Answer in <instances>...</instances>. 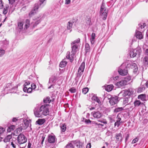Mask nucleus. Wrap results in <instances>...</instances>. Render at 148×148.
Here are the masks:
<instances>
[{
	"label": "nucleus",
	"mask_w": 148,
	"mask_h": 148,
	"mask_svg": "<svg viewBox=\"0 0 148 148\" xmlns=\"http://www.w3.org/2000/svg\"><path fill=\"white\" fill-rule=\"evenodd\" d=\"M49 104L42 105L39 108H35L34 110V113L35 116L42 118L44 116L48 115L49 112Z\"/></svg>",
	"instance_id": "1"
},
{
	"label": "nucleus",
	"mask_w": 148,
	"mask_h": 148,
	"mask_svg": "<svg viewBox=\"0 0 148 148\" xmlns=\"http://www.w3.org/2000/svg\"><path fill=\"white\" fill-rule=\"evenodd\" d=\"M30 21L28 19L26 20L25 22L20 21L18 23L17 30L20 32L24 30L27 29L29 26Z\"/></svg>",
	"instance_id": "2"
},
{
	"label": "nucleus",
	"mask_w": 148,
	"mask_h": 148,
	"mask_svg": "<svg viewBox=\"0 0 148 148\" xmlns=\"http://www.w3.org/2000/svg\"><path fill=\"white\" fill-rule=\"evenodd\" d=\"M108 10L105 7V4L102 3L100 8L99 14L103 20H105L107 16Z\"/></svg>",
	"instance_id": "3"
},
{
	"label": "nucleus",
	"mask_w": 148,
	"mask_h": 148,
	"mask_svg": "<svg viewBox=\"0 0 148 148\" xmlns=\"http://www.w3.org/2000/svg\"><path fill=\"white\" fill-rule=\"evenodd\" d=\"M27 140L26 137L23 134H20L17 138L18 142L20 145L25 143Z\"/></svg>",
	"instance_id": "4"
},
{
	"label": "nucleus",
	"mask_w": 148,
	"mask_h": 148,
	"mask_svg": "<svg viewBox=\"0 0 148 148\" xmlns=\"http://www.w3.org/2000/svg\"><path fill=\"white\" fill-rule=\"evenodd\" d=\"M134 92L133 91L131 88L128 90H125L121 91L119 93L120 95H122L123 97H125L126 96L131 95Z\"/></svg>",
	"instance_id": "5"
},
{
	"label": "nucleus",
	"mask_w": 148,
	"mask_h": 148,
	"mask_svg": "<svg viewBox=\"0 0 148 148\" xmlns=\"http://www.w3.org/2000/svg\"><path fill=\"white\" fill-rule=\"evenodd\" d=\"M84 68L85 63L84 62H83L81 64L78 69L77 75V77H81V75L83 74Z\"/></svg>",
	"instance_id": "6"
},
{
	"label": "nucleus",
	"mask_w": 148,
	"mask_h": 148,
	"mask_svg": "<svg viewBox=\"0 0 148 148\" xmlns=\"http://www.w3.org/2000/svg\"><path fill=\"white\" fill-rule=\"evenodd\" d=\"M109 99V102L112 106L117 103L119 101L118 98L116 96L111 97Z\"/></svg>",
	"instance_id": "7"
},
{
	"label": "nucleus",
	"mask_w": 148,
	"mask_h": 148,
	"mask_svg": "<svg viewBox=\"0 0 148 148\" xmlns=\"http://www.w3.org/2000/svg\"><path fill=\"white\" fill-rule=\"evenodd\" d=\"M118 71L120 75L123 76L126 75L128 73L126 67L125 69H123L122 68V66H121L119 67Z\"/></svg>",
	"instance_id": "8"
},
{
	"label": "nucleus",
	"mask_w": 148,
	"mask_h": 148,
	"mask_svg": "<svg viewBox=\"0 0 148 148\" xmlns=\"http://www.w3.org/2000/svg\"><path fill=\"white\" fill-rule=\"evenodd\" d=\"M56 77L55 76H52L49 78L48 84V85L49 86L48 88H51V87L54 85L53 84L56 82Z\"/></svg>",
	"instance_id": "9"
},
{
	"label": "nucleus",
	"mask_w": 148,
	"mask_h": 148,
	"mask_svg": "<svg viewBox=\"0 0 148 148\" xmlns=\"http://www.w3.org/2000/svg\"><path fill=\"white\" fill-rule=\"evenodd\" d=\"M127 84L126 80L124 79L116 83V85L118 87H120L124 86Z\"/></svg>",
	"instance_id": "10"
},
{
	"label": "nucleus",
	"mask_w": 148,
	"mask_h": 148,
	"mask_svg": "<svg viewBox=\"0 0 148 148\" xmlns=\"http://www.w3.org/2000/svg\"><path fill=\"white\" fill-rule=\"evenodd\" d=\"M56 138L54 135H49L48 137V142L50 143H54L56 140Z\"/></svg>",
	"instance_id": "11"
},
{
	"label": "nucleus",
	"mask_w": 148,
	"mask_h": 148,
	"mask_svg": "<svg viewBox=\"0 0 148 148\" xmlns=\"http://www.w3.org/2000/svg\"><path fill=\"white\" fill-rule=\"evenodd\" d=\"M38 8V4H36L34 9L29 13V16H32V15L36 13V11L37 10Z\"/></svg>",
	"instance_id": "12"
},
{
	"label": "nucleus",
	"mask_w": 148,
	"mask_h": 148,
	"mask_svg": "<svg viewBox=\"0 0 148 148\" xmlns=\"http://www.w3.org/2000/svg\"><path fill=\"white\" fill-rule=\"evenodd\" d=\"M70 52H68L67 53L66 57L67 58L69 59L71 62H72L73 60L75 53L72 52V54H70Z\"/></svg>",
	"instance_id": "13"
},
{
	"label": "nucleus",
	"mask_w": 148,
	"mask_h": 148,
	"mask_svg": "<svg viewBox=\"0 0 148 148\" xmlns=\"http://www.w3.org/2000/svg\"><path fill=\"white\" fill-rule=\"evenodd\" d=\"M93 116L96 118L98 119L100 118L102 116V114L99 112H92Z\"/></svg>",
	"instance_id": "14"
},
{
	"label": "nucleus",
	"mask_w": 148,
	"mask_h": 148,
	"mask_svg": "<svg viewBox=\"0 0 148 148\" xmlns=\"http://www.w3.org/2000/svg\"><path fill=\"white\" fill-rule=\"evenodd\" d=\"M115 138H116V142H121L122 140V134L121 133H119L116 134V135Z\"/></svg>",
	"instance_id": "15"
},
{
	"label": "nucleus",
	"mask_w": 148,
	"mask_h": 148,
	"mask_svg": "<svg viewBox=\"0 0 148 148\" xmlns=\"http://www.w3.org/2000/svg\"><path fill=\"white\" fill-rule=\"evenodd\" d=\"M136 35L137 38H138L139 39H142L143 38V35L142 33L139 31H136Z\"/></svg>",
	"instance_id": "16"
},
{
	"label": "nucleus",
	"mask_w": 148,
	"mask_h": 148,
	"mask_svg": "<svg viewBox=\"0 0 148 148\" xmlns=\"http://www.w3.org/2000/svg\"><path fill=\"white\" fill-rule=\"evenodd\" d=\"M138 51L136 50H134L133 51H131L130 53V55L131 57L134 58L137 55Z\"/></svg>",
	"instance_id": "17"
},
{
	"label": "nucleus",
	"mask_w": 148,
	"mask_h": 148,
	"mask_svg": "<svg viewBox=\"0 0 148 148\" xmlns=\"http://www.w3.org/2000/svg\"><path fill=\"white\" fill-rule=\"evenodd\" d=\"M45 121L44 119H39L36 122V123L39 125L43 124Z\"/></svg>",
	"instance_id": "18"
},
{
	"label": "nucleus",
	"mask_w": 148,
	"mask_h": 148,
	"mask_svg": "<svg viewBox=\"0 0 148 148\" xmlns=\"http://www.w3.org/2000/svg\"><path fill=\"white\" fill-rule=\"evenodd\" d=\"M146 97L145 95L143 94L139 95L138 98V99H140L142 101H144L145 100Z\"/></svg>",
	"instance_id": "19"
},
{
	"label": "nucleus",
	"mask_w": 148,
	"mask_h": 148,
	"mask_svg": "<svg viewBox=\"0 0 148 148\" xmlns=\"http://www.w3.org/2000/svg\"><path fill=\"white\" fill-rule=\"evenodd\" d=\"M137 66V65L135 63H132L131 64H128L126 66L127 67L131 68L134 69L135 67Z\"/></svg>",
	"instance_id": "20"
},
{
	"label": "nucleus",
	"mask_w": 148,
	"mask_h": 148,
	"mask_svg": "<svg viewBox=\"0 0 148 148\" xmlns=\"http://www.w3.org/2000/svg\"><path fill=\"white\" fill-rule=\"evenodd\" d=\"M12 138V136L11 135H9L7 136L4 139V142L5 143L8 142L10 141V139Z\"/></svg>",
	"instance_id": "21"
},
{
	"label": "nucleus",
	"mask_w": 148,
	"mask_h": 148,
	"mask_svg": "<svg viewBox=\"0 0 148 148\" xmlns=\"http://www.w3.org/2000/svg\"><path fill=\"white\" fill-rule=\"evenodd\" d=\"M92 99L93 100L96 101L98 103H101L100 100L96 96L93 95L92 97Z\"/></svg>",
	"instance_id": "22"
},
{
	"label": "nucleus",
	"mask_w": 148,
	"mask_h": 148,
	"mask_svg": "<svg viewBox=\"0 0 148 148\" xmlns=\"http://www.w3.org/2000/svg\"><path fill=\"white\" fill-rule=\"evenodd\" d=\"M60 127L62 132H64L66 129V125L65 123L60 124Z\"/></svg>",
	"instance_id": "23"
},
{
	"label": "nucleus",
	"mask_w": 148,
	"mask_h": 148,
	"mask_svg": "<svg viewBox=\"0 0 148 148\" xmlns=\"http://www.w3.org/2000/svg\"><path fill=\"white\" fill-rule=\"evenodd\" d=\"M72 47V52H73L75 53L77 51V45H71Z\"/></svg>",
	"instance_id": "24"
},
{
	"label": "nucleus",
	"mask_w": 148,
	"mask_h": 148,
	"mask_svg": "<svg viewBox=\"0 0 148 148\" xmlns=\"http://www.w3.org/2000/svg\"><path fill=\"white\" fill-rule=\"evenodd\" d=\"M134 104L135 107H137L140 104H143V103H141L139 100H137L135 101Z\"/></svg>",
	"instance_id": "25"
},
{
	"label": "nucleus",
	"mask_w": 148,
	"mask_h": 148,
	"mask_svg": "<svg viewBox=\"0 0 148 148\" xmlns=\"http://www.w3.org/2000/svg\"><path fill=\"white\" fill-rule=\"evenodd\" d=\"M24 124L26 128L29 126V125H31L30 124V121L27 120H24L23 121Z\"/></svg>",
	"instance_id": "26"
},
{
	"label": "nucleus",
	"mask_w": 148,
	"mask_h": 148,
	"mask_svg": "<svg viewBox=\"0 0 148 148\" xmlns=\"http://www.w3.org/2000/svg\"><path fill=\"white\" fill-rule=\"evenodd\" d=\"M113 87L112 85H108L106 87V90L108 91H110L112 89Z\"/></svg>",
	"instance_id": "27"
},
{
	"label": "nucleus",
	"mask_w": 148,
	"mask_h": 148,
	"mask_svg": "<svg viewBox=\"0 0 148 148\" xmlns=\"http://www.w3.org/2000/svg\"><path fill=\"white\" fill-rule=\"evenodd\" d=\"M17 144L16 140H13L11 142L10 145L13 148H16Z\"/></svg>",
	"instance_id": "28"
},
{
	"label": "nucleus",
	"mask_w": 148,
	"mask_h": 148,
	"mask_svg": "<svg viewBox=\"0 0 148 148\" xmlns=\"http://www.w3.org/2000/svg\"><path fill=\"white\" fill-rule=\"evenodd\" d=\"M67 62L65 61H62L61 62L60 64V67L62 68L66 66Z\"/></svg>",
	"instance_id": "29"
},
{
	"label": "nucleus",
	"mask_w": 148,
	"mask_h": 148,
	"mask_svg": "<svg viewBox=\"0 0 148 148\" xmlns=\"http://www.w3.org/2000/svg\"><path fill=\"white\" fill-rule=\"evenodd\" d=\"M73 23L72 22H69L68 23L67 26V28L68 29H70L73 26Z\"/></svg>",
	"instance_id": "30"
},
{
	"label": "nucleus",
	"mask_w": 148,
	"mask_h": 148,
	"mask_svg": "<svg viewBox=\"0 0 148 148\" xmlns=\"http://www.w3.org/2000/svg\"><path fill=\"white\" fill-rule=\"evenodd\" d=\"M85 47L86 53H87L89 52L90 50V47L89 44L86 43L85 45Z\"/></svg>",
	"instance_id": "31"
},
{
	"label": "nucleus",
	"mask_w": 148,
	"mask_h": 148,
	"mask_svg": "<svg viewBox=\"0 0 148 148\" xmlns=\"http://www.w3.org/2000/svg\"><path fill=\"white\" fill-rule=\"evenodd\" d=\"M143 62L145 65L148 64V57L145 56L144 57L143 60Z\"/></svg>",
	"instance_id": "32"
},
{
	"label": "nucleus",
	"mask_w": 148,
	"mask_h": 148,
	"mask_svg": "<svg viewBox=\"0 0 148 148\" xmlns=\"http://www.w3.org/2000/svg\"><path fill=\"white\" fill-rule=\"evenodd\" d=\"M130 99V97H126L125 98L123 101V104L125 105H127V104L129 102V99Z\"/></svg>",
	"instance_id": "33"
},
{
	"label": "nucleus",
	"mask_w": 148,
	"mask_h": 148,
	"mask_svg": "<svg viewBox=\"0 0 148 148\" xmlns=\"http://www.w3.org/2000/svg\"><path fill=\"white\" fill-rule=\"evenodd\" d=\"M9 8V6L6 5L5 8L3 9V14H5L8 12V10Z\"/></svg>",
	"instance_id": "34"
},
{
	"label": "nucleus",
	"mask_w": 148,
	"mask_h": 148,
	"mask_svg": "<svg viewBox=\"0 0 148 148\" xmlns=\"http://www.w3.org/2000/svg\"><path fill=\"white\" fill-rule=\"evenodd\" d=\"M44 102L45 103H50L51 101V100H50L49 97H47L46 98L44 99L43 100Z\"/></svg>",
	"instance_id": "35"
},
{
	"label": "nucleus",
	"mask_w": 148,
	"mask_h": 148,
	"mask_svg": "<svg viewBox=\"0 0 148 148\" xmlns=\"http://www.w3.org/2000/svg\"><path fill=\"white\" fill-rule=\"evenodd\" d=\"M123 108L122 107L116 108L114 109V112H118L122 111L123 110Z\"/></svg>",
	"instance_id": "36"
},
{
	"label": "nucleus",
	"mask_w": 148,
	"mask_h": 148,
	"mask_svg": "<svg viewBox=\"0 0 148 148\" xmlns=\"http://www.w3.org/2000/svg\"><path fill=\"white\" fill-rule=\"evenodd\" d=\"M88 88L87 87L84 88L82 89V93L84 94H86L88 92Z\"/></svg>",
	"instance_id": "37"
},
{
	"label": "nucleus",
	"mask_w": 148,
	"mask_h": 148,
	"mask_svg": "<svg viewBox=\"0 0 148 148\" xmlns=\"http://www.w3.org/2000/svg\"><path fill=\"white\" fill-rule=\"evenodd\" d=\"M80 41V40L79 38H78L77 40H75L74 41H73L71 43V45H75V44L76 43H79Z\"/></svg>",
	"instance_id": "38"
},
{
	"label": "nucleus",
	"mask_w": 148,
	"mask_h": 148,
	"mask_svg": "<svg viewBox=\"0 0 148 148\" xmlns=\"http://www.w3.org/2000/svg\"><path fill=\"white\" fill-rule=\"evenodd\" d=\"M5 50L0 49V57L2 56L5 54Z\"/></svg>",
	"instance_id": "39"
},
{
	"label": "nucleus",
	"mask_w": 148,
	"mask_h": 148,
	"mask_svg": "<svg viewBox=\"0 0 148 148\" xmlns=\"http://www.w3.org/2000/svg\"><path fill=\"white\" fill-rule=\"evenodd\" d=\"M69 90L71 93H74L76 92V90L74 88H71Z\"/></svg>",
	"instance_id": "40"
},
{
	"label": "nucleus",
	"mask_w": 148,
	"mask_h": 148,
	"mask_svg": "<svg viewBox=\"0 0 148 148\" xmlns=\"http://www.w3.org/2000/svg\"><path fill=\"white\" fill-rule=\"evenodd\" d=\"M138 140L139 139L138 138L136 137L133 140L132 143L133 144H135L136 143Z\"/></svg>",
	"instance_id": "41"
},
{
	"label": "nucleus",
	"mask_w": 148,
	"mask_h": 148,
	"mask_svg": "<svg viewBox=\"0 0 148 148\" xmlns=\"http://www.w3.org/2000/svg\"><path fill=\"white\" fill-rule=\"evenodd\" d=\"M121 122H119L118 121H116L115 122L114 124V126L115 127L117 126V127H118L120 125V123Z\"/></svg>",
	"instance_id": "42"
},
{
	"label": "nucleus",
	"mask_w": 148,
	"mask_h": 148,
	"mask_svg": "<svg viewBox=\"0 0 148 148\" xmlns=\"http://www.w3.org/2000/svg\"><path fill=\"white\" fill-rule=\"evenodd\" d=\"M138 70V68L137 66H136L134 68V69H133V72L134 73H137Z\"/></svg>",
	"instance_id": "43"
},
{
	"label": "nucleus",
	"mask_w": 148,
	"mask_h": 148,
	"mask_svg": "<svg viewBox=\"0 0 148 148\" xmlns=\"http://www.w3.org/2000/svg\"><path fill=\"white\" fill-rule=\"evenodd\" d=\"M40 19L36 21L34 25H33L34 27H35L40 22Z\"/></svg>",
	"instance_id": "44"
},
{
	"label": "nucleus",
	"mask_w": 148,
	"mask_h": 148,
	"mask_svg": "<svg viewBox=\"0 0 148 148\" xmlns=\"http://www.w3.org/2000/svg\"><path fill=\"white\" fill-rule=\"evenodd\" d=\"M22 128L21 127H18L17 129L16 130H15V131H16V132L18 133H19L22 131Z\"/></svg>",
	"instance_id": "45"
},
{
	"label": "nucleus",
	"mask_w": 148,
	"mask_h": 148,
	"mask_svg": "<svg viewBox=\"0 0 148 148\" xmlns=\"http://www.w3.org/2000/svg\"><path fill=\"white\" fill-rule=\"evenodd\" d=\"M124 79H125L126 81V83H127V82L130 81L131 79V77H127L126 78H125Z\"/></svg>",
	"instance_id": "46"
},
{
	"label": "nucleus",
	"mask_w": 148,
	"mask_h": 148,
	"mask_svg": "<svg viewBox=\"0 0 148 148\" xmlns=\"http://www.w3.org/2000/svg\"><path fill=\"white\" fill-rule=\"evenodd\" d=\"M5 130V129L3 128L0 127V135L3 133Z\"/></svg>",
	"instance_id": "47"
},
{
	"label": "nucleus",
	"mask_w": 148,
	"mask_h": 148,
	"mask_svg": "<svg viewBox=\"0 0 148 148\" xmlns=\"http://www.w3.org/2000/svg\"><path fill=\"white\" fill-rule=\"evenodd\" d=\"M3 3L2 0H0V9H2L3 7Z\"/></svg>",
	"instance_id": "48"
},
{
	"label": "nucleus",
	"mask_w": 148,
	"mask_h": 148,
	"mask_svg": "<svg viewBox=\"0 0 148 148\" xmlns=\"http://www.w3.org/2000/svg\"><path fill=\"white\" fill-rule=\"evenodd\" d=\"M91 122V121L89 119H86L85 120V122L86 124H88L89 123H90Z\"/></svg>",
	"instance_id": "49"
},
{
	"label": "nucleus",
	"mask_w": 148,
	"mask_h": 148,
	"mask_svg": "<svg viewBox=\"0 0 148 148\" xmlns=\"http://www.w3.org/2000/svg\"><path fill=\"white\" fill-rule=\"evenodd\" d=\"M9 127L11 130H13L15 128V126L12 125H11L10 127Z\"/></svg>",
	"instance_id": "50"
},
{
	"label": "nucleus",
	"mask_w": 148,
	"mask_h": 148,
	"mask_svg": "<svg viewBox=\"0 0 148 148\" xmlns=\"http://www.w3.org/2000/svg\"><path fill=\"white\" fill-rule=\"evenodd\" d=\"M31 87L32 89H34L36 88V85H35L34 84H31Z\"/></svg>",
	"instance_id": "51"
},
{
	"label": "nucleus",
	"mask_w": 148,
	"mask_h": 148,
	"mask_svg": "<svg viewBox=\"0 0 148 148\" xmlns=\"http://www.w3.org/2000/svg\"><path fill=\"white\" fill-rule=\"evenodd\" d=\"M30 84L29 82H25V83L23 85L24 86H26L27 85H29Z\"/></svg>",
	"instance_id": "52"
},
{
	"label": "nucleus",
	"mask_w": 148,
	"mask_h": 148,
	"mask_svg": "<svg viewBox=\"0 0 148 148\" xmlns=\"http://www.w3.org/2000/svg\"><path fill=\"white\" fill-rule=\"evenodd\" d=\"M32 89L31 88H30V87L29 88H28L27 90V92L30 93L31 92V91H32Z\"/></svg>",
	"instance_id": "53"
},
{
	"label": "nucleus",
	"mask_w": 148,
	"mask_h": 148,
	"mask_svg": "<svg viewBox=\"0 0 148 148\" xmlns=\"http://www.w3.org/2000/svg\"><path fill=\"white\" fill-rule=\"evenodd\" d=\"M95 39H92V38L90 39V42L91 44L92 45L94 44L95 42Z\"/></svg>",
	"instance_id": "54"
},
{
	"label": "nucleus",
	"mask_w": 148,
	"mask_h": 148,
	"mask_svg": "<svg viewBox=\"0 0 148 148\" xmlns=\"http://www.w3.org/2000/svg\"><path fill=\"white\" fill-rule=\"evenodd\" d=\"M70 0H65V4H68L70 3Z\"/></svg>",
	"instance_id": "55"
},
{
	"label": "nucleus",
	"mask_w": 148,
	"mask_h": 148,
	"mask_svg": "<svg viewBox=\"0 0 148 148\" xmlns=\"http://www.w3.org/2000/svg\"><path fill=\"white\" fill-rule=\"evenodd\" d=\"M9 1V3L11 4H12L14 3L15 1V0H8Z\"/></svg>",
	"instance_id": "56"
},
{
	"label": "nucleus",
	"mask_w": 148,
	"mask_h": 148,
	"mask_svg": "<svg viewBox=\"0 0 148 148\" xmlns=\"http://www.w3.org/2000/svg\"><path fill=\"white\" fill-rule=\"evenodd\" d=\"M91 147V145L90 143H88L86 145V148H90Z\"/></svg>",
	"instance_id": "57"
},
{
	"label": "nucleus",
	"mask_w": 148,
	"mask_h": 148,
	"mask_svg": "<svg viewBox=\"0 0 148 148\" xmlns=\"http://www.w3.org/2000/svg\"><path fill=\"white\" fill-rule=\"evenodd\" d=\"M95 34L94 33H92L91 35V38H92V39H95Z\"/></svg>",
	"instance_id": "58"
},
{
	"label": "nucleus",
	"mask_w": 148,
	"mask_h": 148,
	"mask_svg": "<svg viewBox=\"0 0 148 148\" xmlns=\"http://www.w3.org/2000/svg\"><path fill=\"white\" fill-rule=\"evenodd\" d=\"M138 25L139 27H138V29L139 30H140V29H142V28H144V27L142 25H141L140 24H138Z\"/></svg>",
	"instance_id": "59"
},
{
	"label": "nucleus",
	"mask_w": 148,
	"mask_h": 148,
	"mask_svg": "<svg viewBox=\"0 0 148 148\" xmlns=\"http://www.w3.org/2000/svg\"><path fill=\"white\" fill-rule=\"evenodd\" d=\"M27 89H28V88L27 87L25 86H24V87L23 88V91L25 92H27Z\"/></svg>",
	"instance_id": "60"
},
{
	"label": "nucleus",
	"mask_w": 148,
	"mask_h": 148,
	"mask_svg": "<svg viewBox=\"0 0 148 148\" xmlns=\"http://www.w3.org/2000/svg\"><path fill=\"white\" fill-rule=\"evenodd\" d=\"M118 78H119V76H117L115 77H113V79L114 80H115L117 79Z\"/></svg>",
	"instance_id": "61"
},
{
	"label": "nucleus",
	"mask_w": 148,
	"mask_h": 148,
	"mask_svg": "<svg viewBox=\"0 0 148 148\" xmlns=\"http://www.w3.org/2000/svg\"><path fill=\"white\" fill-rule=\"evenodd\" d=\"M32 144L30 143H28V144L27 146V148H31Z\"/></svg>",
	"instance_id": "62"
},
{
	"label": "nucleus",
	"mask_w": 148,
	"mask_h": 148,
	"mask_svg": "<svg viewBox=\"0 0 148 148\" xmlns=\"http://www.w3.org/2000/svg\"><path fill=\"white\" fill-rule=\"evenodd\" d=\"M121 118L120 117H118L117 118V119L116 120V121H119V122H121Z\"/></svg>",
	"instance_id": "63"
},
{
	"label": "nucleus",
	"mask_w": 148,
	"mask_h": 148,
	"mask_svg": "<svg viewBox=\"0 0 148 148\" xmlns=\"http://www.w3.org/2000/svg\"><path fill=\"white\" fill-rule=\"evenodd\" d=\"M143 88V87H140L138 88V90L140 91H142Z\"/></svg>",
	"instance_id": "64"
}]
</instances>
